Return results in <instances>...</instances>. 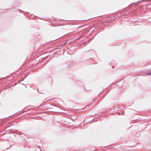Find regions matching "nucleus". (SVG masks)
I'll list each match as a JSON object with an SVG mask.
<instances>
[{
    "mask_svg": "<svg viewBox=\"0 0 151 151\" xmlns=\"http://www.w3.org/2000/svg\"><path fill=\"white\" fill-rule=\"evenodd\" d=\"M151 0H141V1H139L133 4H134L135 5H138L139 4L142 2H147L150 1Z\"/></svg>",
    "mask_w": 151,
    "mask_h": 151,
    "instance_id": "1",
    "label": "nucleus"
},
{
    "mask_svg": "<svg viewBox=\"0 0 151 151\" xmlns=\"http://www.w3.org/2000/svg\"><path fill=\"white\" fill-rule=\"evenodd\" d=\"M146 74L151 75V70H150L148 72L146 73Z\"/></svg>",
    "mask_w": 151,
    "mask_h": 151,
    "instance_id": "2",
    "label": "nucleus"
},
{
    "mask_svg": "<svg viewBox=\"0 0 151 151\" xmlns=\"http://www.w3.org/2000/svg\"><path fill=\"white\" fill-rule=\"evenodd\" d=\"M66 42H65L64 43H63V44H62L61 45H60V46H61V47H63L66 44Z\"/></svg>",
    "mask_w": 151,
    "mask_h": 151,
    "instance_id": "3",
    "label": "nucleus"
},
{
    "mask_svg": "<svg viewBox=\"0 0 151 151\" xmlns=\"http://www.w3.org/2000/svg\"><path fill=\"white\" fill-rule=\"evenodd\" d=\"M119 114H121V115H123V114L122 112H119Z\"/></svg>",
    "mask_w": 151,
    "mask_h": 151,
    "instance_id": "4",
    "label": "nucleus"
},
{
    "mask_svg": "<svg viewBox=\"0 0 151 151\" xmlns=\"http://www.w3.org/2000/svg\"><path fill=\"white\" fill-rule=\"evenodd\" d=\"M58 47H59V48H62V47H61V46H60V45H59V46H58Z\"/></svg>",
    "mask_w": 151,
    "mask_h": 151,
    "instance_id": "5",
    "label": "nucleus"
},
{
    "mask_svg": "<svg viewBox=\"0 0 151 151\" xmlns=\"http://www.w3.org/2000/svg\"><path fill=\"white\" fill-rule=\"evenodd\" d=\"M86 91H89L90 90H86Z\"/></svg>",
    "mask_w": 151,
    "mask_h": 151,
    "instance_id": "6",
    "label": "nucleus"
},
{
    "mask_svg": "<svg viewBox=\"0 0 151 151\" xmlns=\"http://www.w3.org/2000/svg\"><path fill=\"white\" fill-rule=\"evenodd\" d=\"M63 50L64 51L65 50V49H64Z\"/></svg>",
    "mask_w": 151,
    "mask_h": 151,
    "instance_id": "7",
    "label": "nucleus"
},
{
    "mask_svg": "<svg viewBox=\"0 0 151 151\" xmlns=\"http://www.w3.org/2000/svg\"><path fill=\"white\" fill-rule=\"evenodd\" d=\"M40 151H42V150H40Z\"/></svg>",
    "mask_w": 151,
    "mask_h": 151,
    "instance_id": "8",
    "label": "nucleus"
}]
</instances>
